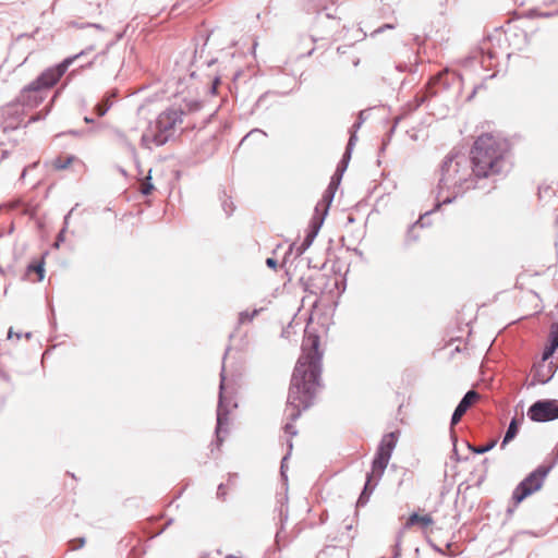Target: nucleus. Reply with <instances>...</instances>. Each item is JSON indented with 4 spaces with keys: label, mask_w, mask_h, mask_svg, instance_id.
<instances>
[{
    "label": "nucleus",
    "mask_w": 558,
    "mask_h": 558,
    "mask_svg": "<svg viewBox=\"0 0 558 558\" xmlns=\"http://www.w3.org/2000/svg\"><path fill=\"white\" fill-rule=\"evenodd\" d=\"M319 336L313 331L305 330L302 341V354L299 357L291 378L287 407L284 410L287 418L283 429L290 436H295L298 430L292 424L314 404L315 397L322 387V359L323 351L319 349Z\"/></svg>",
    "instance_id": "nucleus-1"
},
{
    "label": "nucleus",
    "mask_w": 558,
    "mask_h": 558,
    "mask_svg": "<svg viewBox=\"0 0 558 558\" xmlns=\"http://www.w3.org/2000/svg\"><path fill=\"white\" fill-rule=\"evenodd\" d=\"M508 151L509 143L500 136L485 133L475 140L468 158L477 180L492 182L488 191L495 189L497 175L509 171Z\"/></svg>",
    "instance_id": "nucleus-2"
},
{
    "label": "nucleus",
    "mask_w": 558,
    "mask_h": 558,
    "mask_svg": "<svg viewBox=\"0 0 558 558\" xmlns=\"http://www.w3.org/2000/svg\"><path fill=\"white\" fill-rule=\"evenodd\" d=\"M473 172L468 156L461 151H451L440 166L436 208L452 203L470 189H483Z\"/></svg>",
    "instance_id": "nucleus-3"
},
{
    "label": "nucleus",
    "mask_w": 558,
    "mask_h": 558,
    "mask_svg": "<svg viewBox=\"0 0 558 558\" xmlns=\"http://www.w3.org/2000/svg\"><path fill=\"white\" fill-rule=\"evenodd\" d=\"M85 52L86 51L83 50L75 56L65 58L61 63L44 71L36 80L21 90L19 102L26 107H36L44 99L43 93L52 87L73 61L85 54Z\"/></svg>",
    "instance_id": "nucleus-4"
},
{
    "label": "nucleus",
    "mask_w": 558,
    "mask_h": 558,
    "mask_svg": "<svg viewBox=\"0 0 558 558\" xmlns=\"http://www.w3.org/2000/svg\"><path fill=\"white\" fill-rule=\"evenodd\" d=\"M396 444L397 434L395 432L388 433L381 438L372 462V471L367 473L366 483L356 501L357 507H363L368 502L374 487L376 486L378 480L381 477L389 463Z\"/></svg>",
    "instance_id": "nucleus-5"
},
{
    "label": "nucleus",
    "mask_w": 558,
    "mask_h": 558,
    "mask_svg": "<svg viewBox=\"0 0 558 558\" xmlns=\"http://www.w3.org/2000/svg\"><path fill=\"white\" fill-rule=\"evenodd\" d=\"M184 113L181 108H171L159 113L154 130L142 135V144L147 148L151 143L156 146L165 145L173 137L177 125L182 124Z\"/></svg>",
    "instance_id": "nucleus-6"
},
{
    "label": "nucleus",
    "mask_w": 558,
    "mask_h": 558,
    "mask_svg": "<svg viewBox=\"0 0 558 558\" xmlns=\"http://www.w3.org/2000/svg\"><path fill=\"white\" fill-rule=\"evenodd\" d=\"M550 471V466L539 465L523 478L514 488L511 500L514 506L521 504L525 498L539 490Z\"/></svg>",
    "instance_id": "nucleus-7"
},
{
    "label": "nucleus",
    "mask_w": 558,
    "mask_h": 558,
    "mask_svg": "<svg viewBox=\"0 0 558 558\" xmlns=\"http://www.w3.org/2000/svg\"><path fill=\"white\" fill-rule=\"evenodd\" d=\"M229 348L227 349L223 361L227 357ZM225 381H226V368L225 363L222 364L221 373H220V385H219V399H218V407H217V424H216V438H217V445L220 446L223 441V438L221 437V433H227V426L229 423V409L226 404V398L223 396L225 390Z\"/></svg>",
    "instance_id": "nucleus-8"
},
{
    "label": "nucleus",
    "mask_w": 558,
    "mask_h": 558,
    "mask_svg": "<svg viewBox=\"0 0 558 558\" xmlns=\"http://www.w3.org/2000/svg\"><path fill=\"white\" fill-rule=\"evenodd\" d=\"M527 417L533 422L544 423L558 418V400L541 399L527 409Z\"/></svg>",
    "instance_id": "nucleus-9"
},
{
    "label": "nucleus",
    "mask_w": 558,
    "mask_h": 558,
    "mask_svg": "<svg viewBox=\"0 0 558 558\" xmlns=\"http://www.w3.org/2000/svg\"><path fill=\"white\" fill-rule=\"evenodd\" d=\"M338 26L339 21L331 13L317 15L310 35L311 41L315 44L328 39Z\"/></svg>",
    "instance_id": "nucleus-10"
},
{
    "label": "nucleus",
    "mask_w": 558,
    "mask_h": 558,
    "mask_svg": "<svg viewBox=\"0 0 558 558\" xmlns=\"http://www.w3.org/2000/svg\"><path fill=\"white\" fill-rule=\"evenodd\" d=\"M418 242V218L408 222L400 241V251L403 254H410L415 251Z\"/></svg>",
    "instance_id": "nucleus-11"
},
{
    "label": "nucleus",
    "mask_w": 558,
    "mask_h": 558,
    "mask_svg": "<svg viewBox=\"0 0 558 558\" xmlns=\"http://www.w3.org/2000/svg\"><path fill=\"white\" fill-rule=\"evenodd\" d=\"M448 83L444 81L442 73L429 74L428 81L425 85V90L421 88V106L427 97L437 95L439 92L447 89Z\"/></svg>",
    "instance_id": "nucleus-12"
},
{
    "label": "nucleus",
    "mask_w": 558,
    "mask_h": 558,
    "mask_svg": "<svg viewBox=\"0 0 558 558\" xmlns=\"http://www.w3.org/2000/svg\"><path fill=\"white\" fill-rule=\"evenodd\" d=\"M478 398V393L475 390H469L456 407L451 420H450V432L453 430V426L457 425L466 411L471 408L473 402Z\"/></svg>",
    "instance_id": "nucleus-13"
},
{
    "label": "nucleus",
    "mask_w": 558,
    "mask_h": 558,
    "mask_svg": "<svg viewBox=\"0 0 558 558\" xmlns=\"http://www.w3.org/2000/svg\"><path fill=\"white\" fill-rule=\"evenodd\" d=\"M323 223L324 217L314 216L311 222V231L306 234V236L304 238L303 242L300 245H291L290 251L295 248L296 256H301L312 245Z\"/></svg>",
    "instance_id": "nucleus-14"
},
{
    "label": "nucleus",
    "mask_w": 558,
    "mask_h": 558,
    "mask_svg": "<svg viewBox=\"0 0 558 558\" xmlns=\"http://www.w3.org/2000/svg\"><path fill=\"white\" fill-rule=\"evenodd\" d=\"M555 372L556 366L553 362L535 364L533 367L532 385L547 384L554 377Z\"/></svg>",
    "instance_id": "nucleus-15"
},
{
    "label": "nucleus",
    "mask_w": 558,
    "mask_h": 558,
    "mask_svg": "<svg viewBox=\"0 0 558 558\" xmlns=\"http://www.w3.org/2000/svg\"><path fill=\"white\" fill-rule=\"evenodd\" d=\"M416 524H418V510L413 511L411 513V515L408 518V520L405 521V523L402 525V527L399 530L397 537H396V544H395L392 558L400 557L402 537L408 529H410L411 526H414Z\"/></svg>",
    "instance_id": "nucleus-16"
},
{
    "label": "nucleus",
    "mask_w": 558,
    "mask_h": 558,
    "mask_svg": "<svg viewBox=\"0 0 558 558\" xmlns=\"http://www.w3.org/2000/svg\"><path fill=\"white\" fill-rule=\"evenodd\" d=\"M336 1L337 0H306L305 10L307 13L323 15V12L332 7Z\"/></svg>",
    "instance_id": "nucleus-17"
},
{
    "label": "nucleus",
    "mask_w": 558,
    "mask_h": 558,
    "mask_svg": "<svg viewBox=\"0 0 558 558\" xmlns=\"http://www.w3.org/2000/svg\"><path fill=\"white\" fill-rule=\"evenodd\" d=\"M524 416L521 417L513 416L508 425V428L505 433V436L501 441V448H505L511 440L515 438L519 433V428L521 423L523 422Z\"/></svg>",
    "instance_id": "nucleus-18"
},
{
    "label": "nucleus",
    "mask_w": 558,
    "mask_h": 558,
    "mask_svg": "<svg viewBox=\"0 0 558 558\" xmlns=\"http://www.w3.org/2000/svg\"><path fill=\"white\" fill-rule=\"evenodd\" d=\"M472 58L478 60L482 68L487 70L492 66V60L495 58V53L490 50L485 51V49L481 47L477 51L473 52Z\"/></svg>",
    "instance_id": "nucleus-19"
},
{
    "label": "nucleus",
    "mask_w": 558,
    "mask_h": 558,
    "mask_svg": "<svg viewBox=\"0 0 558 558\" xmlns=\"http://www.w3.org/2000/svg\"><path fill=\"white\" fill-rule=\"evenodd\" d=\"M264 311L263 307L254 308L253 311H243L239 313L238 325H243L253 322V319L258 316Z\"/></svg>",
    "instance_id": "nucleus-20"
},
{
    "label": "nucleus",
    "mask_w": 558,
    "mask_h": 558,
    "mask_svg": "<svg viewBox=\"0 0 558 558\" xmlns=\"http://www.w3.org/2000/svg\"><path fill=\"white\" fill-rule=\"evenodd\" d=\"M333 197H335V192L325 191L323 198H322V203H324L323 213L320 216H318L320 204H317V206L315 207V213H316L315 216L325 218L328 213L329 206L332 203Z\"/></svg>",
    "instance_id": "nucleus-21"
},
{
    "label": "nucleus",
    "mask_w": 558,
    "mask_h": 558,
    "mask_svg": "<svg viewBox=\"0 0 558 558\" xmlns=\"http://www.w3.org/2000/svg\"><path fill=\"white\" fill-rule=\"evenodd\" d=\"M466 445H468V448L472 452H474L476 454H483V453L490 451L497 445V439H493V440L488 441L486 445L478 446V447L473 446L470 442H466Z\"/></svg>",
    "instance_id": "nucleus-22"
},
{
    "label": "nucleus",
    "mask_w": 558,
    "mask_h": 558,
    "mask_svg": "<svg viewBox=\"0 0 558 558\" xmlns=\"http://www.w3.org/2000/svg\"><path fill=\"white\" fill-rule=\"evenodd\" d=\"M286 529H282V526H278L275 535V545L277 550H281L282 547L287 545V535H286Z\"/></svg>",
    "instance_id": "nucleus-23"
},
{
    "label": "nucleus",
    "mask_w": 558,
    "mask_h": 558,
    "mask_svg": "<svg viewBox=\"0 0 558 558\" xmlns=\"http://www.w3.org/2000/svg\"><path fill=\"white\" fill-rule=\"evenodd\" d=\"M278 512H279V515H278L277 525L282 526V529H286V523L288 522V519H289L288 505H284L283 502H281L280 507L278 508Z\"/></svg>",
    "instance_id": "nucleus-24"
},
{
    "label": "nucleus",
    "mask_w": 558,
    "mask_h": 558,
    "mask_svg": "<svg viewBox=\"0 0 558 558\" xmlns=\"http://www.w3.org/2000/svg\"><path fill=\"white\" fill-rule=\"evenodd\" d=\"M407 116H408V113H403V114H401V116L396 118L395 125L390 129L389 133L387 134V137H385L383 140L381 147H380V153H383L386 149V146L388 145V143H389L390 138H391V135L395 132L396 125L399 122L403 121L407 118Z\"/></svg>",
    "instance_id": "nucleus-25"
},
{
    "label": "nucleus",
    "mask_w": 558,
    "mask_h": 558,
    "mask_svg": "<svg viewBox=\"0 0 558 558\" xmlns=\"http://www.w3.org/2000/svg\"><path fill=\"white\" fill-rule=\"evenodd\" d=\"M73 160H74L73 156H66L65 158L58 157L53 161V167L56 169L63 170V169H66L72 163Z\"/></svg>",
    "instance_id": "nucleus-26"
},
{
    "label": "nucleus",
    "mask_w": 558,
    "mask_h": 558,
    "mask_svg": "<svg viewBox=\"0 0 558 558\" xmlns=\"http://www.w3.org/2000/svg\"><path fill=\"white\" fill-rule=\"evenodd\" d=\"M111 107L109 96H105L104 99L96 106V112L99 117L105 116Z\"/></svg>",
    "instance_id": "nucleus-27"
},
{
    "label": "nucleus",
    "mask_w": 558,
    "mask_h": 558,
    "mask_svg": "<svg viewBox=\"0 0 558 558\" xmlns=\"http://www.w3.org/2000/svg\"><path fill=\"white\" fill-rule=\"evenodd\" d=\"M368 117H369V109L361 110L359 112L356 122L352 125L351 129H354L355 131H357L362 126V124L368 119Z\"/></svg>",
    "instance_id": "nucleus-28"
},
{
    "label": "nucleus",
    "mask_w": 558,
    "mask_h": 558,
    "mask_svg": "<svg viewBox=\"0 0 558 558\" xmlns=\"http://www.w3.org/2000/svg\"><path fill=\"white\" fill-rule=\"evenodd\" d=\"M548 342L558 348V323H554L550 327Z\"/></svg>",
    "instance_id": "nucleus-29"
},
{
    "label": "nucleus",
    "mask_w": 558,
    "mask_h": 558,
    "mask_svg": "<svg viewBox=\"0 0 558 558\" xmlns=\"http://www.w3.org/2000/svg\"><path fill=\"white\" fill-rule=\"evenodd\" d=\"M557 349L558 348H556L555 345L553 347V344L548 342V344L545 347L543 351L542 360L539 363H548L547 361L554 355Z\"/></svg>",
    "instance_id": "nucleus-30"
},
{
    "label": "nucleus",
    "mask_w": 558,
    "mask_h": 558,
    "mask_svg": "<svg viewBox=\"0 0 558 558\" xmlns=\"http://www.w3.org/2000/svg\"><path fill=\"white\" fill-rule=\"evenodd\" d=\"M221 206L227 216L232 215V213L234 210L233 203L226 195H225V198H222V201H221Z\"/></svg>",
    "instance_id": "nucleus-31"
},
{
    "label": "nucleus",
    "mask_w": 558,
    "mask_h": 558,
    "mask_svg": "<svg viewBox=\"0 0 558 558\" xmlns=\"http://www.w3.org/2000/svg\"><path fill=\"white\" fill-rule=\"evenodd\" d=\"M450 438L452 440V444H453V449H452V456L451 458H453L456 461H460L461 458L458 453V449H457V441H458V437H457V434L454 430H451L450 432Z\"/></svg>",
    "instance_id": "nucleus-32"
},
{
    "label": "nucleus",
    "mask_w": 558,
    "mask_h": 558,
    "mask_svg": "<svg viewBox=\"0 0 558 558\" xmlns=\"http://www.w3.org/2000/svg\"><path fill=\"white\" fill-rule=\"evenodd\" d=\"M185 108L189 112H195L202 108V102L199 100H190L185 102Z\"/></svg>",
    "instance_id": "nucleus-33"
},
{
    "label": "nucleus",
    "mask_w": 558,
    "mask_h": 558,
    "mask_svg": "<svg viewBox=\"0 0 558 558\" xmlns=\"http://www.w3.org/2000/svg\"><path fill=\"white\" fill-rule=\"evenodd\" d=\"M85 543H86L85 537H78V538L70 541L69 545L72 550H76L78 548H82L85 545Z\"/></svg>",
    "instance_id": "nucleus-34"
},
{
    "label": "nucleus",
    "mask_w": 558,
    "mask_h": 558,
    "mask_svg": "<svg viewBox=\"0 0 558 558\" xmlns=\"http://www.w3.org/2000/svg\"><path fill=\"white\" fill-rule=\"evenodd\" d=\"M433 214V210L428 209L425 213H421V229L430 226L429 216Z\"/></svg>",
    "instance_id": "nucleus-35"
},
{
    "label": "nucleus",
    "mask_w": 558,
    "mask_h": 558,
    "mask_svg": "<svg viewBox=\"0 0 558 558\" xmlns=\"http://www.w3.org/2000/svg\"><path fill=\"white\" fill-rule=\"evenodd\" d=\"M29 270H34L38 274V280L41 281L44 279V274H45V269H44V263H39L37 265H31L28 267Z\"/></svg>",
    "instance_id": "nucleus-36"
},
{
    "label": "nucleus",
    "mask_w": 558,
    "mask_h": 558,
    "mask_svg": "<svg viewBox=\"0 0 558 558\" xmlns=\"http://www.w3.org/2000/svg\"><path fill=\"white\" fill-rule=\"evenodd\" d=\"M433 518L429 513L421 514V530L426 529L430 524H433Z\"/></svg>",
    "instance_id": "nucleus-37"
},
{
    "label": "nucleus",
    "mask_w": 558,
    "mask_h": 558,
    "mask_svg": "<svg viewBox=\"0 0 558 558\" xmlns=\"http://www.w3.org/2000/svg\"><path fill=\"white\" fill-rule=\"evenodd\" d=\"M149 180H150V175H148L146 182L142 185L141 192L143 195H149L151 193V191L154 190V185Z\"/></svg>",
    "instance_id": "nucleus-38"
},
{
    "label": "nucleus",
    "mask_w": 558,
    "mask_h": 558,
    "mask_svg": "<svg viewBox=\"0 0 558 558\" xmlns=\"http://www.w3.org/2000/svg\"><path fill=\"white\" fill-rule=\"evenodd\" d=\"M356 132L357 131H355L354 129H351L350 137H349V141H348V144H347L345 148L353 149V147H354V145L356 144V141H357Z\"/></svg>",
    "instance_id": "nucleus-39"
},
{
    "label": "nucleus",
    "mask_w": 558,
    "mask_h": 558,
    "mask_svg": "<svg viewBox=\"0 0 558 558\" xmlns=\"http://www.w3.org/2000/svg\"><path fill=\"white\" fill-rule=\"evenodd\" d=\"M253 135H260L263 137H266L267 134L266 132L259 130V129H254L252 130L250 133H247L241 141V144H243L248 137L253 136Z\"/></svg>",
    "instance_id": "nucleus-40"
},
{
    "label": "nucleus",
    "mask_w": 558,
    "mask_h": 558,
    "mask_svg": "<svg viewBox=\"0 0 558 558\" xmlns=\"http://www.w3.org/2000/svg\"><path fill=\"white\" fill-rule=\"evenodd\" d=\"M352 150L353 149H349V148H345V150H344V154L341 159V163H343V169H347L348 162L351 158Z\"/></svg>",
    "instance_id": "nucleus-41"
},
{
    "label": "nucleus",
    "mask_w": 558,
    "mask_h": 558,
    "mask_svg": "<svg viewBox=\"0 0 558 558\" xmlns=\"http://www.w3.org/2000/svg\"><path fill=\"white\" fill-rule=\"evenodd\" d=\"M64 234H65V227H63L57 235L56 243H54L56 247H59L60 243H62L64 241Z\"/></svg>",
    "instance_id": "nucleus-42"
},
{
    "label": "nucleus",
    "mask_w": 558,
    "mask_h": 558,
    "mask_svg": "<svg viewBox=\"0 0 558 558\" xmlns=\"http://www.w3.org/2000/svg\"><path fill=\"white\" fill-rule=\"evenodd\" d=\"M266 265H267V267H269V268H271V269H277V265H278V263H277V260H276L275 258H272V257H268V258L266 259Z\"/></svg>",
    "instance_id": "nucleus-43"
},
{
    "label": "nucleus",
    "mask_w": 558,
    "mask_h": 558,
    "mask_svg": "<svg viewBox=\"0 0 558 558\" xmlns=\"http://www.w3.org/2000/svg\"><path fill=\"white\" fill-rule=\"evenodd\" d=\"M226 495L225 485L220 484L217 489V497L223 499Z\"/></svg>",
    "instance_id": "nucleus-44"
},
{
    "label": "nucleus",
    "mask_w": 558,
    "mask_h": 558,
    "mask_svg": "<svg viewBox=\"0 0 558 558\" xmlns=\"http://www.w3.org/2000/svg\"><path fill=\"white\" fill-rule=\"evenodd\" d=\"M220 83V78L218 76H216L213 82H211V86H210V93L211 94H215L216 93V88H217V85Z\"/></svg>",
    "instance_id": "nucleus-45"
},
{
    "label": "nucleus",
    "mask_w": 558,
    "mask_h": 558,
    "mask_svg": "<svg viewBox=\"0 0 558 558\" xmlns=\"http://www.w3.org/2000/svg\"><path fill=\"white\" fill-rule=\"evenodd\" d=\"M517 507L518 506H514V501H512V506H509L506 511L508 518H510L513 514Z\"/></svg>",
    "instance_id": "nucleus-46"
},
{
    "label": "nucleus",
    "mask_w": 558,
    "mask_h": 558,
    "mask_svg": "<svg viewBox=\"0 0 558 558\" xmlns=\"http://www.w3.org/2000/svg\"><path fill=\"white\" fill-rule=\"evenodd\" d=\"M36 166H37V163H36V162H34V163H32L31 166L25 167V168L23 169L22 173H21V178H20V179H21V180H23V179L25 178V175H26L27 170H28L29 168H35Z\"/></svg>",
    "instance_id": "nucleus-47"
},
{
    "label": "nucleus",
    "mask_w": 558,
    "mask_h": 558,
    "mask_svg": "<svg viewBox=\"0 0 558 558\" xmlns=\"http://www.w3.org/2000/svg\"><path fill=\"white\" fill-rule=\"evenodd\" d=\"M407 133H408V135L410 136L411 140L416 141L417 134H416V130L415 129H412L411 131L408 130Z\"/></svg>",
    "instance_id": "nucleus-48"
},
{
    "label": "nucleus",
    "mask_w": 558,
    "mask_h": 558,
    "mask_svg": "<svg viewBox=\"0 0 558 558\" xmlns=\"http://www.w3.org/2000/svg\"><path fill=\"white\" fill-rule=\"evenodd\" d=\"M395 26L392 24H384L383 26H380L376 32L377 33H381L384 32L385 29H390V28H393Z\"/></svg>",
    "instance_id": "nucleus-49"
},
{
    "label": "nucleus",
    "mask_w": 558,
    "mask_h": 558,
    "mask_svg": "<svg viewBox=\"0 0 558 558\" xmlns=\"http://www.w3.org/2000/svg\"><path fill=\"white\" fill-rule=\"evenodd\" d=\"M344 170L345 169H343V163H341V161H340L337 167L336 174H339L341 177Z\"/></svg>",
    "instance_id": "nucleus-50"
},
{
    "label": "nucleus",
    "mask_w": 558,
    "mask_h": 558,
    "mask_svg": "<svg viewBox=\"0 0 558 558\" xmlns=\"http://www.w3.org/2000/svg\"><path fill=\"white\" fill-rule=\"evenodd\" d=\"M13 335H14V332H13L12 328H10V329H9V332H8V338H9V339H11V338L13 337ZM15 337H16L17 339H21L22 333H15Z\"/></svg>",
    "instance_id": "nucleus-51"
},
{
    "label": "nucleus",
    "mask_w": 558,
    "mask_h": 558,
    "mask_svg": "<svg viewBox=\"0 0 558 558\" xmlns=\"http://www.w3.org/2000/svg\"><path fill=\"white\" fill-rule=\"evenodd\" d=\"M558 14V10L556 12H544L541 14L543 17H551L554 15Z\"/></svg>",
    "instance_id": "nucleus-52"
},
{
    "label": "nucleus",
    "mask_w": 558,
    "mask_h": 558,
    "mask_svg": "<svg viewBox=\"0 0 558 558\" xmlns=\"http://www.w3.org/2000/svg\"><path fill=\"white\" fill-rule=\"evenodd\" d=\"M72 211H73V209H72V210H70V211L64 216V226H63V227H65V228H66V227H68V225H69V219H70V216H71Z\"/></svg>",
    "instance_id": "nucleus-53"
},
{
    "label": "nucleus",
    "mask_w": 558,
    "mask_h": 558,
    "mask_svg": "<svg viewBox=\"0 0 558 558\" xmlns=\"http://www.w3.org/2000/svg\"><path fill=\"white\" fill-rule=\"evenodd\" d=\"M339 180H340V177L337 178V174L335 173L333 177L331 178V182H333V186H338L339 184Z\"/></svg>",
    "instance_id": "nucleus-54"
},
{
    "label": "nucleus",
    "mask_w": 558,
    "mask_h": 558,
    "mask_svg": "<svg viewBox=\"0 0 558 558\" xmlns=\"http://www.w3.org/2000/svg\"><path fill=\"white\" fill-rule=\"evenodd\" d=\"M288 459V456L283 457L282 461H281V475L284 476V462L287 461Z\"/></svg>",
    "instance_id": "nucleus-55"
},
{
    "label": "nucleus",
    "mask_w": 558,
    "mask_h": 558,
    "mask_svg": "<svg viewBox=\"0 0 558 558\" xmlns=\"http://www.w3.org/2000/svg\"><path fill=\"white\" fill-rule=\"evenodd\" d=\"M87 26H92V27H95V28H97L99 31H104V26L100 25V24H87Z\"/></svg>",
    "instance_id": "nucleus-56"
},
{
    "label": "nucleus",
    "mask_w": 558,
    "mask_h": 558,
    "mask_svg": "<svg viewBox=\"0 0 558 558\" xmlns=\"http://www.w3.org/2000/svg\"><path fill=\"white\" fill-rule=\"evenodd\" d=\"M336 189H337V187H336V186H333V182H330V184L328 185V187H327V190H326V191H327V192H335V190H336Z\"/></svg>",
    "instance_id": "nucleus-57"
},
{
    "label": "nucleus",
    "mask_w": 558,
    "mask_h": 558,
    "mask_svg": "<svg viewBox=\"0 0 558 558\" xmlns=\"http://www.w3.org/2000/svg\"><path fill=\"white\" fill-rule=\"evenodd\" d=\"M426 539H427V542H428V543H429V544H430V545H432V546H433L437 551H441V549H440V548H438L437 546H435V545L430 542V539H429L428 537H426Z\"/></svg>",
    "instance_id": "nucleus-58"
},
{
    "label": "nucleus",
    "mask_w": 558,
    "mask_h": 558,
    "mask_svg": "<svg viewBox=\"0 0 558 558\" xmlns=\"http://www.w3.org/2000/svg\"><path fill=\"white\" fill-rule=\"evenodd\" d=\"M84 121H85L86 123H93V122H94V119H93V118H89V117H85V118H84Z\"/></svg>",
    "instance_id": "nucleus-59"
},
{
    "label": "nucleus",
    "mask_w": 558,
    "mask_h": 558,
    "mask_svg": "<svg viewBox=\"0 0 558 558\" xmlns=\"http://www.w3.org/2000/svg\"><path fill=\"white\" fill-rule=\"evenodd\" d=\"M32 337V332H26L25 338L29 339Z\"/></svg>",
    "instance_id": "nucleus-60"
},
{
    "label": "nucleus",
    "mask_w": 558,
    "mask_h": 558,
    "mask_svg": "<svg viewBox=\"0 0 558 558\" xmlns=\"http://www.w3.org/2000/svg\"><path fill=\"white\" fill-rule=\"evenodd\" d=\"M314 52V48H312L311 50L307 51V56H311L312 53Z\"/></svg>",
    "instance_id": "nucleus-61"
},
{
    "label": "nucleus",
    "mask_w": 558,
    "mask_h": 558,
    "mask_svg": "<svg viewBox=\"0 0 558 558\" xmlns=\"http://www.w3.org/2000/svg\"><path fill=\"white\" fill-rule=\"evenodd\" d=\"M414 100H415V101H417V100H418V93H416V94L414 95Z\"/></svg>",
    "instance_id": "nucleus-62"
},
{
    "label": "nucleus",
    "mask_w": 558,
    "mask_h": 558,
    "mask_svg": "<svg viewBox=\"0 0 558 558\" xmlns=\"http://www.w3.org/2000/svg\"><path fill=\"white\" fill-rule=\"evenodd\" d=\"M226 558H239V557L233 556V555H228Z\"/></svg>",
    "instance_id": "nucleus-63"
},
{
    "label": "nucleus",
    "mask_w": 558,
    "mask_h": 558,
    "mask_svg": "<svg viewBox=\"0 0 558 558\" xmlns=\"http://www.w3.org/2000/svg\"><path fill=\"white\" fill-rule=\"evenodd\" d=\"M214 63V60L207 62V65L210 66Z\"/></svg>",
    "instance_id": "nucleus-64"
}]
</instances>
